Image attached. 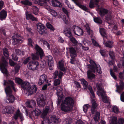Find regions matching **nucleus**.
Returning a JSON list of instances; mask_svg holds the SVG:
<instances>
[{"label": "nucleus", "mask_w": 124, "mask_h": 124, "mask_svg": "<svg viewBox=\"0 0 124 124\" xmlns=\"http://www.w3.org/2000/svg\"><path fill=\"white\" fill-rule=\"evenodd\" d=\"M91 64L88 65V68L89 70L87 71V73L88 78L92 80L95 78V75L92 72L95 73L96 71L98 73L101 74L102 72L100 66L97 65L92 60H91L89 62Z\"/></svg>", "instance_id": "1"}, {"label": "nucleus", "mask_w": 124, "mask_h": 124, "mask_svg": "<svg viewBox=\"0 0 124 124\" xmlns=\"http://www.w3.org/2000/svg\"><path fill=\"white\" fill-rule=\"evenodd\" d=\"M74 104V101L71 97H65L62 102L60 106L61 109L64 112L72 111Z\"/></svg>", "instance_id": "2"}, {"label": "nucleus", "mask_w": 124, "mask_h": 124, "mask_svg": "<svg viewBox=\"0 0 124 124\" xmlns=\"http://www.w3.org/2000/svg\"><path fill=\"white\" fill-rule=\"evenodd\" d=\"M49 110V107L46 106L43 113V114L44 115V116L43 117V120L42 121L41 124H58L59 118H57L56 116H52L50 119L48 117L46 116Z\"/></svg>", "instance_id": "3"}, {"label": "nucleus", "mask_w": 124, "mask_h": 124, "mask_svg": "<svg viewBox=\"0 0 124 124\" xmlns=\"http://www.w3.org/2000/svg\"><path fill=\"white\" fill-rule=\"evenodd\" d=\"M36 50L35 54L32 53L31 56V59L32 60L39 59V57L42 59L44 56V52L43 49L37 44H36L34 47Z\"/></svg>", "instance_id": "4"}, {"label": "nucleus", "mask_w": 124, "mask_h": 124, "mask_svg": "<svg viewBox=\"0 0 124 124\" xmlns=\"http://www.w3.org/2000/svg\"><path fill=\"white\" fill-rule=\"evenodd\" d=\"M92 105L91 107V111L93 114H95L96 112L94 119L96 123L99 124L98 119L99 118L100 114L99 112H96L97 110V104L96 103V101L94 99H92Z\"/></svg>", "instance_id": "5"}, {"label": "nucleus", "mask_w": 124, "mask_h": 124, "mask_svg": "<svg viewBox=\"0 0 124 124\" xmlns=\"http://www.w3.org/2000/svg\"><path fill=\"white\" fill-rule=\"evenodd\" d=\"M8 86L5 89V92L7 95H9L12 93L11 89H12L15 92L16 91L15 88L14 87V83L11 80H8L7 81L5 80H4V85Z\"/></svg>", "instance_id": "6"}, {"label": "nucleus", "mask_w": 124, "mask_h": 124, "mask_svg": "<svg viewBox=\"0 0 124 124\" xmlns=\"http://www.w3.org/2000/svg\"><path fill=\"white\" fill-rule=\"evenodd\" d=\"M39 63L36 60H31L28 64L27 66L28 69L32 71H34L38 69Z\"/></svg>", "instance_id": "7"}, {"label": "nucleus", "mask_w": 124, "mask_h": 124, "mask_svg": "<svg viewBox=\"0 0 124 124\" xmlns=\"http://www.w3.org/2000/svg\"><path fill=\"white\" fill-rule=\"evenodd\" d=\"M41 112V110L38 108H36L35 110L30 112L26 111V116H29L30 118L32 119V117H35V116H37L39 115Z\"/></svg>", "instance_id": "8"}, {"label": "nucleus", "mask_w": 124, "mask_h": 124, "mask_svg": "<svg viewBox=\"0 0 124 124\" xmlns=\"http://www.w3.org/2000/svg\"><path fill=\"white\" fill-rule=\"evenodd\" d=\"M2 63L0 64V68L1 69L2 72L4 74H7L8 73L7 67L8 65V63L4 57L2 56L1 58Z\"/></svg>", "instance_id": "9"}, {"label": "nucleus", "mask_w": 124, "mask_h": 124, "mask_svg": "<svg viewBox=\"0 0 124 124\" xmlns=\"http://www.w3.org/2000/svg\"><path fill=\"white\" fill-rule=\"evenodd\" d=\"M37 101L38 106L40 108L44 107L46 101V98L43 95H41L40 96L37 98Z\"/></svg>", "instance_id": "10"}, {"label": "nucleus", "mask_w": 124, "mask_h": 124, "mask_svg": "<svg viewBox=\"0 0 124 124\" xmlns=\"http://www.w3.org/2000/svg\"><path fill=\"white\" fill-rule=\"evenodd\" d=\"M37 30L40 34L43 35L47 33L46 28L44 24L41 23H39L37 24Z\"/></svg>", "instance_id": "11"}, {"label": "nucleus", "mask_w": 124, "mask_h": 124, "mask_svg": "<svg viewBox=\"0 0 124 124\" xmlns=\"http://www.w3.org/2000/svg\"><path fill=\"white\" fill-rule=\"evenodd\" d=\"M51 82L50 80L49 81L47 79V77L45 74L42 75L40 77L39 79L38 82V84L40 85H41L44 84L48 83L49 82Z\"/></svg>", "instance_id": "12"}, {"label": "nucleus", "mask_w": 124, "mask_h": 124, "mask_svg": "<svg viewBox=\"0 0 124 124\" xmlns=\"http://www.w3.org/2000/svg\"><path fill=\"white\" fill-rule=\"evenodd\" d=\"M72 29L74 33L76 35L79 36L83 34L84 31L82 29L79 27L74 25L72 27Z\"/></svg>", "instance_id": "13"}, {"label": "nucleus", "mask_w": 124, "mask_h": 124, "mask_svg": "<svg viewBox=\"0 0 124 124\" xmlns=\"http://www.w3.org/2000/svg\"><path fill=\"white\" fill-rule=\"evenodd\" d=\"M12 38L13 40V42L15 45H16L18 43L21 41L22 37L18 34H15L12 36Z\"/></svg>", "instance_id": "14"}, {"label": "nucleus", "mask_w": 124, "mask_h": 124, "mask_svg": "<svg viewBox=\"0 0 124 124\" xmlns=\"http://www.w3.org/2000/svg\"><path fill=\"white\" fill-rule=\"evenodd\" d=\"M62 10L63 12L66 15L67 17V18L66 16L65 15L63 16H62V18L65 24H68L69 23L68 19L69 18V12H68L67 10L64 8H62Z\"/></svg>", "instance_id": "15"}, {"label": "nucleus", "mask_w": 124, "mask_h": 124, "mask_svg": "<svg viewBox=\"0 0 124 124\" xmlns=\"http://www.w3.org/2000/svg\"><path fill=\"white\" fill-rule=\"evenodd\" d=\"M46 59L47 60L49 69L51 70H53L54 62L52 57L51 55H49L47 56Z\"/></svg>", "instance_id": "16"}, {"label": "nucleus", "mask_w": 124, "mask_h": 124, "mask_svg": "<svg viewBox=\"0 0 124 124\" xmlns=\"http://www.w3.org/2000/svg\"><path fill=\"white\" fill-rule=\"evenodd\" d=\"M14 110L12 106H7L5 108L3 109V112L4 114H11L14 112Z\"/></svg>", "instance_id": "17"}, {"label": "nucleus", "mask_w": 124, "mask_h": 124, "mask_svg": "<svg viewBox=\"0 0 124 124\" xmlns=\"http://www.w3.org/2000/svg\"><path fill=\"white\" fill-rule=\"evenodd\" d=\"M37 90V88L36 86L34 85L31 86H30L26 91L28 92V93H29V94L31 95L36 93Z\"/></svg>", "instance_id": "18"}, {"label": "nucleus", "mask_w": 124, "mask_h": 124, "mask_svg": "<svg viewBox=\"0 0 124 124\" xmlns=\"http://www.w3.org/2000/svg\"><path fill=\"white\" fill-rule=\"evenodd\" d=\"M26 104L28 107L31 108H33L35 107L36 105L35 101L33 100L27 101Z\"/></svg>", "instance_id": "19"}, {"label": "nucleus", "mask_w": 124, "mask_h": 124, "mask_svg": "<svg viewBox=\"0 0 124 124\" xmlns=\"http://www.w3.org/2000/svg\"><path fill=\"white\" fill-rule=\"evenodd\" d=\"M63 33L65 36L70 38L72 36L71 30L68 27L65 28L63 32Z\"/></svg>", "instance_id": "20"}, {"label": "nucleus", "mask_w": 124, "mask_h": 124, "mask_svg": "<svg viewBox=\"0 0 124 124\" xmlns=\"http://www.w3.org/2000/svg\"><path fill=\"white\" fill-rule=\"evenodd\" d=\"M58 68L60 70L64 72L65 73L67 70V67H64V65L63 63L61 61H60L58 62Z\"/></svg>", "instance_id": "21"}, {"label": "nucleus", "mask_w": 124, "mask_h": 124, "mask_svg": "<svg viewBox=\"0 0 124 124\" xmlns=\"http://www.w3.org/2000/svg\"><path fill=\"white\" fill-rule=\"evenodd\" d=\"M30 86V83L28 82L23 81V83L21 84V87L22 89L27 91Z\"/></svg>", "instance_id": "22"}, {"label": "nucleus", "mask_w": 124, "mask_h": 124, "mask_svg": "<svg viewBox=\"0 0 124 124\" xmlns=\"http://www.w3.org/2000/svg\"><path fill=\"white\" fill-rule=\"evenodd\" d=\"M63 74V73L62 72L60 71L59 72L57 70H55L53 74L54 78L55 79L58 76V78L60 79L62 78V76Z\"/></svg>", "instance_id": "23"}, {"label": "nucleus", "mask_w": 124, "mask_h": 124, "mask_svg": "<svg viewBox=\"0 0 124 124\" xmlns=\"http://www.w3.org/2000/svg\"><path fill=\"white\" fill-rule=\"evenodd\" d=\"M7 12L4 9L2 10L0 12V19L1 21L5 20L7 17Z\"/></svg>", "instance_id": "24"}, {"label": "nucleus", "mask_w": 124, "mask_h": 124, "mask_svg": "<svg viewBox=\"0 0 124 124\" xmlns=\"http://www.w3.org/2000/svg\"><path fill=\"white\" fill-rule=\"evenodd\" d=\"M70 40L72 44L73 45L75 46H76L78 44L80 46H82V44L79 43L75 38L72 36L70 38Z\"/></svg>", "instance_id": "25"}, {"label": "nucleus", "mask_w": 124, "mask_h": 124, "mask_svg": "<svg viewBox=\"0 0 124 124\" xmlns=\"http://www.w3.org/2000/svg\"><path fill=\"white\" fill-rule=\"evenodd\" d=\"M69 51L71 57H75L77 56L76 52L74 48L70 47L69 48Z\"/></svg>", "instance_id": "26"}, {"label": "nucleus", "mask_w": 124, "mask_h": 124, "mask_svg": "<svg viewBox=\"0 0 124 124\" xmlns=\"http://www.w3.org/2000/svg\"><path fill=\"white\" fill-rule=\"evenodd\" d=\"M103 44L105 46L109 48H111L114 46L113 42L110 40H108L105 43L104 41Z\"/></svg>", "instance_id": "27"}, {"label": "nucleus", "mask_w": 124, "mask_h": 124, "mask_svg": "<svg viewBox=\"0 0 124 124\" xmlns=\"http://www.w3.org/2000/svg\"><path fill=\"white\" fill-rule=\"evenodd\" d=\"M124 88V84L123 81L120 80L119 85L117 86L116 91L119 93L120 91L122 90Z\"/></svg>", "instance_id": "28"}, {"label": "nucleus", "mask_w": 124, "mask_h": 124, "mask_svg": "<svg viewBox=\"0 0 124 124\" xmlns=\"http://www.w3.org/2000/svg\"><path fill=\"white\" fill-rule=\"evenodd\" d=\"M47 8L50 12V14L52 15L53 16L55 17L58 15L57 13L54 9H51L50 7H47V8Z\"/></svg>", "instance_id": "29"}, {"label": "nucleus", "mask_w": 124, "mask_h": 124, "mask_svg": "<svg viewBox=\"0 0 124 124\" xmlns=\"http://www.w3.org/2000/svg\"><path fill=\"white\" fill-rule=\"evenodd\" d=\"M108 12V10L103 8L100 11L99 14L101 17H103L105 15H107Z\"/></svg>", "instance_id": "30"}, {"label": "nucleus", "mask_w": 124, "mask_h": 124, "mask_svg": "<svg viewBox=\"0 0 124 124\" xmlns=\"http://www.w3.org/2000/svg\"><path fill=\"white\" fill-rule=\"evenodd\" d=\"M51 2L52 5L54 7H60L61 5L60 2L57 0H52Z\"/></svg>", "instance_id": "31"}, {"label": "nucleus", "mask_w": 124, "mask_h": 124, "mask_svg": "<svg viewBox=\"0 0 124 124\" xmlns=\"http://www.w3.org/2000/svg\"><path fill=\"white\" fill-rule=\"evenodd\" d=\"M12 93L9 95H7L9 96V97L7 98V100L8 101H7V102L11 103L13 102L15 100V98L14 96L11 95Z\"/></svg>", "instance_id": "32"}, {"label": "nucleus", "mask_w": 124, "mask_h": 124, "mask_svg": "<svg viewBox=\"0 0 124 124\" xmlns=\"http://www.w3.org/2000/svg\"><path fill=\"white\" fill-rule=\"evenodd\" d=\"M93 20L97 24H100L102 23V21L100 17H93Z\"/></svg>", "instance_id": "33"}, {"label": "nucleus", "mask_w": 124, "mask_h": 124, "mask_svg": "<svg viewBox=\"0 0 124 124\" xmlns=\"http://www.w3.org/2000/svg\"><path fill=\"white\" fill-rule=\"evenodd\" d=\"M81 83L82 84L84 89H86L88 85V83L85 79L84 78L81 79Z\"/></svg>", "instance_id": "34"}, {"label": "nucleus", "mask_w": 124, "mask_h": 124, "mask_svg": "<svg viewBox=\"0 0 124 124\" xmlns=\"http://www.w3.org/2000/svg\"><path fill=\"white\" fill-rule=\"evenodd\" d=\"M99 31L100 34L104 37H105L106 36V30L103 28H100V29Z\"/></svg>", "instance_id": "35"}, {"label": "nucleus", "mask_w": 124, "mask_h": 124, "mask_svg": "<svg viewBox=\"0 0 124 124\" xmlns=\"http://www.w3.org/2000/svg\"><path fill=\"white\" fill-rule=\"evenodd\" d=\"M33 13L36 15L38 14L39 11V9L36 6H34L31 8Z\"/></svg>", "instance_id": "36"}, {"label": "nucleus", "mask_w": 124, "mask_h": 124, "mask_svg": "<svg viewBox=\"0 0 124 124\" xmlns=\"http://www.w3.org/2000/svg\"><path fill=\"white\" fill-rule=\"evenodd\" d=\"M21 2L25 5L31 6L32 5V3L28 0L21 1Z\"/></svg>", "instance_id": "37"}, {"label": "nucleus", "mask_w": 124, "mask_h": 124, "mask_svg": "<svg viewBox=\"0 0 124 124\" xmlns=\"http://www.w3.org/2000/svg\"><path fill=\"white\" fill-rule=\"evenodd\" d=\"M117 117L115 116H113L110 121V124H117Z\"/></svg>", "instance_id": "38"}, {"label": "nucleus", "mask_w": 124, "mask_h": 124, "mask_svg": "<svg viewBox=\"0 0 124 124\" xmlns=\"http://www.w3.org/2000/svg\"><path fill=\"white\" fill-rule=\"evenodd\" d=\"M97 92L98 95L99 96H101V97H102L104 96V95L105 94V92L103 89L102 90L97 91Z\"/></svg>", "instance_id": "39"}, {"label": "nucleus", "mask_w": 124, "mask_h": 124, "mask_svg": "<svg viewBox=\"0 0 124 124\" xmlns=\"http://www.w3.org/2000/svg\"><path fill=\"white\" fill-rule=\"evenodd\" d=\"M15 51L17 54L18 55L22 56L24 55L23 52L19 49H16Z\"/></svg>", "instance_id": "40"}, {"label": "nucleus", "mask_w": 124, "mask_h": 124, "mask_svg": "<svg viewBox=\"0 0 124 124\" xmlns=\"http://www.w3.org/2000/svg\"><path fill=\"white\" fill-rule=\"evenodd\" d=\"M111 12H109L107 14V15L106 16V19L107 21L110 20L112 18V16H111Z\"/></svg>", "instance_id": "41"}, {"label": "nucleus", "mask_w": 124, "mask_h": 124, "mask_svg": "<svg viewBox=\"0 0 124 124\" xmlns=\"http://www.w3.org/2000/svg\"><path fill=\"white\" fill-rule=\"evenodd\" d=\"M27 41V44L28 46H29V47L33 48V46L32 44L33 41L32 39L31 38H29L28 39Z\"/></svg>", "instance_id": "42"}, {"label": "nucleus", "mask_w": 124, "mask_h": 124, "mask_svg": "<svg viewBox=\"0 0 124 124\" xmlns=\"http://www.w3.org/2000/svg\"><path fill=\"white\" fill-rule=\"evenodd\" d=\"M31 57L30 56H29L26 58L23 61V63L25 65L27 63H28L29 62L31 61Z\"/></svg>", "instance_id": "43"}, {"label": "nucleus", "mask_w": 124, "mask_h": 124, "mask_svg": "<svg viewBox=\"0 0 124 124\" xmlns=\"http://www.w3.org/2000/svg\"><path fill=\"white\" fill-rule=\"evenodd\" d=\"M16 82L19 84V85H20V86L21 84L23 83V81L22 79H21L17 78L15 79Z\"/></svg>", "instance_id": "44"}, {"label": "nucleus", "mask_w": 124, "mask_h": 124, "mask_svg": "<svg viewBox=\"0 0 124 124\" xmlns=\"http://www.w3.org/2000/svg\"><path fill=\"white\" fill-rule=\"evenodd\" d=\"M20 115V111L18 110L16 114L14 116L13 118L16 120H17Z\"/></svg>", "instance_id": "45"}, {"label": "nucleus", "mask_w": 124, "mask_h": 124, "mask_svg": "<svg viewBox=\"0 0 124 124\" xmlns=\"http://www.w3.org/2000/svg\"><path fill=\"white\" fill-rule=\"evenodd\" d=\"M27 17H29L30 19L33 21L37 20L36 18L34 17L31 14H28Z\"/></svg>", "instance_id": "46"}, {"label": "nucleus", "mask_w": 124, "mask_h": 124, "mask_svg": "<svg viewBox=\"0 0 124 124\" xmlns=\"http://www.w3.org/2000/svg\"><path fill=\"white\" fill-rule=\"evenodd\" d=\"M112 111L116 113H118L119 112V109L116 106H115L112 108Z\"/></svg>", "instance_id": "47"}, {"label": "nucleus", "mask_w": 124, "mask_h": 124, "mask_svg": "<svg viewBox=\"0 0 124 124\" xmlns=\"http://www.w3.org/2000/svg\"><path fill=\"white\" fill-rule=\"evenodd\" d=\"M90 105L88 104L85 105L83 107V110L84 112L86 113L87 112V109L89 108Z\"/></svg>", "instance_id": "48"}, {"label": "nucleus", "mask_w": 124, "mask_h": 124, "mask_svg": "<svg viewBox=\"0 0 124 124\" xmlns=\"http://www.w3.org/2000/svg\"><path fill=\"white\" fill-rule=\"evenodd\" d=\"M60 80L58 78L54 80V84L55 86H57L60 84Z\"/></svg>", "instance_id": "49"}, {"label": "nucleus", "mask_w": 124, "mask_h": 124, "mask_svg": "<svg viewBox=\"0 0 124 124\" xmlns=\"http://www.w3.org/2000/svg\"><path fill=\"white\" fill-rule=\"evenodd\" d=\"M46 26L47 28L49 29L50 30L54 31L55 29L53 27V26L50 23H48L46 24Z\"/></svg>", "instance_id": "50"}, {"label": "nucleus", "mask_w": 124, "mask_h": 124, "mask_svg": "<svg viewBox=\"0 0 124 124\" xmlns=\"http://www.w3.org/2000/svg\"><path fill=\"white\" fill-rule=\"evenodd\" d=\"M101 98L102 100L104 102L106 103H109L106 96H104Z\"/></svg>", "instance_id": "51"}, {"label": "nucleus", "mask_w": 124, "mask_h": 124, "mask_svg": "<svg viewBox=\"0 0 124 124\" xmlns=\"http://www.w3.org/2000/svg\"><path fill=\"white\" fill-rule=\"evenodd\" d=\"M96 85L97 89L98 90V91L102 90V89H103L101 87V84L97 83L96 84Z\"/></svg>", "instance_id": "52"}, {"label": "nucleus", "mask_w": 124, "mask_h": 124, "mask_svg": "<svg viewBox=\"0 0 124 124\" xmlns=\"http://www.w3.org/2000/svg\"><path fill=\"white\" fill-rule=\"evenodd\" d=\"M92 42L94 46H100L99 44L94 39H92Z\"/></svg>", "instance_id": "53"}, {"label": "nucleus", "mask_w": 124, "mask_h": 124, "mask_svg": "<svg viewBox=\"0 0 124 124\" xmlns=\"http://www.w3.org/2000/svg\"><path fill=\"white\" fill-rule=\"evenodd\" d=\"M118 123L119 124H124V119L119 118L118 121Z\"/></svg>", "instance_id": "54"}, {"label": "nucleus", "mask_w": 124, "mask_h": 124, "mask_svg": "<svg viewBox=\"0 0 124 124\" xmlns=\"http://www.w3.org/2000/svg\"><path fill=\"white\" fill-rule=\"evenodd\" d=\"M89 6V7L91 8H93L94 7V3L93 1L91 0L90 1Z\"/></svg>", "instance_id": "55"}, {"label": "nucleus", "mask_w": 124, "mask_h": 124, "mask_svg": "<svg viewBox=\"0 0 124 124\" xmlns=\"http://www.w3.org/2000/svg\"><path fill=\"white\" fill-rule=\"evenodd\" d=\"M109 54L111 59H113V58H114V54L113 52L112 51H110L109 52Z\"/></svg>", "instance_id": "56"}, {"label": "nucleus", "mask_w": 124, "mask_h": 124, "mask_svg": "<svg viewBox=\"0 0 124 124\" xmlns=\"http://www.w3.org/2000/svg\"><path fill=\"white\" fill-rule=\"evenodd\" d=\"M114 58L111 59V60H109L108 62V65H113L114 63Z\"/></svg>", "instance_id": "57"}, {"label": "nucleus", "mask_w": 124, "mask_h": 124, "mask_svg": "<svg viewBox=\"0 0 124 124\" xmlns=\"http://www.w3.org/2000/svg\"><path fill=\"white\" fill-rule=\"evenodd\" d=\"M80 7L84 10L88 12V11H87L88 9L84 5H80Z\"/></svg>", "instance_id": "58"}, {"label": "nucleus", "mask_w": 124, "mask_h": 124, "mask_svg": "<svg viewBox=\"0 0 124 124\" xmlns=\"http://www.w3.org/2000/svg\"><path fill=\"white\" fill-rule=\"evenodd\" d=\"M20 66L18 65H17L15 67V72L16 73H17L20 68Z\"/></svg>", "instance_id": "59"}, {"label": "nucleus", "mask_w": 124, "mask_h": 124, "mask_svg": "<svg viewBox=\"0 0 124 124\" xmlns=\"http://www.w3.org/2000/svg\"><path fill=\"white\" fill-rule=\"evenodd\" d=\"M9 63L10 65L12 66H14L16 64V63L11 59L9 60Z\"/></svg>", "instance_id": "60"}, {"label": "nucleus", "mask_w": 124, "mask_h": 124, "mask_svg": "<svg viewBox=\"0 0 124 124\" xmlns=\"http://www.w3.org/2000/svg\"><path fill=\"white\" fill-rule=\"evenodd\" d=\"M12 59L15 61H17L18 59V57H17V55L16 54H13L12 55Z\"/></svg>", "instance_id": "61"}, {"label": "nucleus", "mask_w": 124, "mask_h": 124, "mask_svg": "<svg viewBox=\"0 0 124 124\" xmlns=\"http://www.w3.org/2000/svg\"><path fill=\"white\" fill-rule=\"evenodd\" d=\"M110 74L111 76L115 79H116L117 78L116 76L115 75L114 72L111 70H110Z\"/></svg>", "instance_id": "62"}, {"label": "nucleus", "mask_w": 124, "mask_h": 124, "mask_svg": "<svg viewBox=\"0 0 124 124\" xmlns=\"http://www.w3.org/2000/svg\"><path fill=\"white\" fill-rule=\"evenodd\" d=\"M53 51L54 54L55 55H57L59 53V50L57 48H54L53 50Z\"/></svg>", "instance_id": "63"}, {"label": "nucleus", "mask_w": 124, "mask_h": 124, "mask_svg": "<svg viewBox=\"0 0 124 124\" xmlns=\"http://www.w3.org/2000/svg\"><path fill=\"white\" fill-rule=\"evenodd\" d=\"M120 100L121 101L124 102V92L121 95Z\"/></svg>", "instance_id": "64"}]
</instances>
